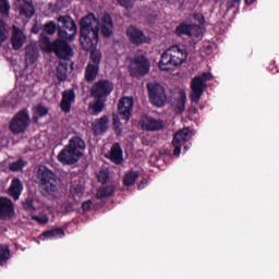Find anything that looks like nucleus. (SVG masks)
Segmentation results:
<instances>
[{
  "mask_svg": "<svg viewBox=\"0 0 279 279\" xmlns=\"http://www.w3.org/2000/svg\"><path fill=\"white\" fill-rule=\"evenodd\" d=\"M126 36L132 45H143V43H147V37H145L143 31L134 26H130L126 29Z\"/></svg>",
  "mask_w": 279,
  "mask_h": 279,
  "instance_id": "nucleus-16",
  "label": "nucleus"
},
{
  "mask_svg": "<svg viewBox=\"0 0 279 279\" xmlns=\"http://www.w3.org/2000/svg\"><path fill=\"white\" fill-rule=\"evenodd\" d=\"M99 20L89 13L81 20V45L83 49H95L99 44Z\"/></svg>",
  "mask_w": 279,
  "mask_h": 279,
  "instance_id": "nucleus-1",
  "label": "nucleus"
},
{
  "mask_svg": "<svg viewBox=\"0 0 279 279\" xmlns=\"http://www.w3.org/2000/svg\"><path fill=\"white\" fill-rule=\"evenodd\" d=\"M254 1H256V0H245V2L247 3V5H252V3H254Z\"/></svg>",
  "mask_w": 279,
  "mask_h": 279,
  "instance_id": "nucleus-51",
  "label": "nucleus"
},
{
  "mask_svg": "<svg viewBox=\"0 0 279 279\" xmlns=\"http://www.w3.org/2000/svg\"><path fill=\"white\" fill-rule=\"evenodd\" d=\"M110 125V120L108 119V116H102L99 119H96L92 126L93 131L96 135L104 134V132H108V128Z\"/></svg>",
  "mask_w": 279,
  "mask_h": 279,
  "instance_id": "nucleus-21",
  "label": "nucleus"
},
{
  "mask_svg": "<svg viewBox=\"0 0 279 279\" xmlns=\"http://www.w3.org/2000/svg\"><path fill=\"white\" fill-rule=\"evenodd\" d=\"M114 193V186L110 185L108 187H100L97 193V199H104V197H110Z\"/></svg>",
  "mask_w": 279,
  "mask_h": 279,
  "instance_id": "nucleus-33",
  "label": "nucleus"
},
{
  "mask_svg": "<svg viewBox=\"0 0 279 279\" xmlns=\"http://www.w3.org/2000/svg\"><path fill=\"white\" fill-rule=\"evenodd\" d=\"M43 236H46V239H52V236H64V230L57 228L53 230L45 231Z\"/></svg>",
  "mask_w": 279,
  "mask_h": 279,
  "instance_id": "nucleus-39",
  "label": "nucleus"
},
{
  "mask_svg": "<svg viewBox=\"0 0 279 279\" xmlns=\"http://www.w3.org/2000/svg\"><path fill=\"white\" fill-rule=\"evenodd\" d=\"M98 182L106 184L110 182V171L108 169L100 170L97 174Z\"/></svg>",
  "mask_w": 279,
  "mask_h": 279,
  "instance_id": "nucleus-38",
  "label": "nucleus"
},
{
  "mask_svg": "<svg viewBox=\"0 0 279 279\" xmlns=\"http://www.w3.org/2000/svg\"><path fill=\"white\" fill-rule=\"evenodd\" d=\"M94 102H90L88 106L89 114L97 117L100 112H104V108H106V99L104 98H95Z\"/></svg>",
  "mask_w": 279,
  "mask_h": 279,
  "instance_id": "nucleus-24",
  "label": "nucleus"
},
{
  "mask_svg": "<svg viewBox=\"0 0 279 279\" xmlns=\"http://www.w3.org/2000/svg\"><path fill=\"white\" fill-rule=\"evenodd\" d=\"M17 7L20 8V14L21 16H25L26 19H32L34 14L36 13V10L34 9V4L32 3V0H16Z\"/></svg>",
  "mask_w": 279,
  "mask_h": 279,
  "instance_id": "nucleus-19",
  "label": "nucleus"
},
{
  "mask_svg": "<svg viewBox=\"0 0 279 279\" xmlns=\"http://www.w3.org/2000/svg\"><path fill=\"white\" fill-rule=\"evenodd\" d=\"M113 126L118 136H121V120L118 114H113Z\"/></svg>",
  "mask_w": 279,
  "mask_h": 279,
  "instance_id": "nucleus-43",
  "label": "nucleus"
},
{
  "mask_svg": "<svg viewBox=\"0 0 279 279\" xmlns=\"http://www.w3.org/2000/svg\"><path fill=\"white\" fill-rule=\"evenodd\" d=\"M31 123L32 119L29 118V111H27V109H22L11 119L9 130L14 135L25 134Z\"/></svg>",
  "mask_w": 279,
  "mask_h": 279,
  "instance_id": "nucleus-6",
  "label": "nucleus"
},
{
  "mask_svg": "<svg viewBox=\"0 0 279 279\" xmlns=\"http://www.w3.org/2000/svg\"><path fill=\"white\" fill-rule=\"evenodd\" d=\"M86 143L80 137H72L69 144L59 153L58 160L62 165H75L84 156Z\"/></svg>",
  "mask_w": 279,
  "mask_h": 279,
  "instance_id": "nucleus-3",
  "label": "nucleus"
},
{
  "mask_svg": "<svg viewBox=\"0 0 279 279\" xmlns=\"http://www.w3.org/2000/svg\"><path fill=\"white\" fill-rule=\"evenodd\" d=\"M107 158H110L114 165H121L123 162V149H121V145L118 143L113 144Z\"/></svg>",
  "mask_w": 279,
  "mask_h": 279,
  "instance_id": "nucleus-23",
  "label": "nucleus"
},
{
  "mask_svg": "<svg viewBox=\"0 0 279 279\" xmlns=\"http://www.w3.org/2000/svg\"><path fill=\"white\" fill-rule=\"evenodd\" d=\"M186 50L180 49V46H171L162 54L159 61L161 71H171L175 66H180L187 58Z\"/></svg>",
  "mask_w": 279,
  "mask_h": 279,
  "instance_id": "nucleus-4",
  "label": "nucleus"
},
{
  "mask_svg": "<svg viewBox=\"0 0 279 279\" xmlns=\"http://www.w3.org/2000/svg\"><path fill=\"white\" fill-rule=\"evenodd\" d=\"M32 32L34 34H38L40 32V28L38 27V25H35L33 28H32Z\"/></svg>",
  "mask_w": 279,
  "mask_h": 279,
  "instance_id": "nucleus-50",
  "label": "nucleus"
},
{
  "mask_svg": "<svg viewBox=\"0 0 279 279\" xmlns=\"http://www.w3.org/2000/svg\"><path fill=\"white\" fill-rule=\"evenodd\" d=\"M37 178L39 180L41 195L48 199H56L60 193V189L58 187V177H56L53 171L41 166L37 170Z\"/></svg>",
  "mask_w": 279,
  "mask_h": 279,
  "instance_id": "nucleus-2",
  "label": "nucleus"
},
{
  "mask_svg": "<svg viewBox=\"0 0 279 279\" xmlns=\"http://www.w3.org/2000/svg\"><path fill=\"white\" fill-rule=\"evenodd\" d=\"M190 32H191V25H186V24H181L177 27L175 29V34L178 36H190Z\"/></svg>",
  "mask_w": 279,
  "mask_h": 279,
  "instance_id": "nucleus-40",
  "label": "nucleus"
},
{
  "mask_svg": "<svg viewBox=\"0 0 279 279\" xmlns=\"http://www.w3.org/2000/svg\"><path fill=\"white\" fill-rule=\"evenodd\" d=\"M24 208L32 213L34 210V201L32 198H27L24 203Z\"/></svg>",
  "mask_w": 279,
  "mask_h": 279,
  "instance_id": "nucleus-45",
  "label": "nucleus"
},
{
  "mask_svg": "<svg viewBox=\"0 0 279 279\" xmlns=\"http://www.w3.org/2000/svg\"><path fill=\"white\" fill-rule=\"evenodd\" d=\"M64 213H73V205L71 203H68L63 205Z\"/></svg>",
  "mask_w": 279,
  "mask_h": 279,
  "instance_id": "nucleus-47",
  "label": "nucleus"
},
{
  "mask_svg": "<svg viewBox=\"0 0 279 279\" xmlns=\"http://www.w3.org/2000/svg\"><path fill=\"white\" fill-rule=\"evenodd\" d=\"M140 123L143 130H146L147 132H158V130L165 128V121L149 117H144Z\"/></svg>",
  "mask_w": 279,
  "mask_h": 279,
  "instance_id": "nucleus-14",
  "label": "nucleus"
},
{
  "mask_svg": "<svg viewBox=\"0 0 279 279\" xmlns=\"http://www.w3.org/2000/svg\"><path fill=\"white\" fill-rule=\"evenodd\" d=\"M100 29L101 34L106 38H110V36H112V29H114V24L112 23V17L109 14H105L101 17Z\"/></svg>",
  "mask_w": 279,
  "mask_h": 279,
  "instance_id": "nucleus-22",
  "label": "nucleus"
},
{
  "mask_svg": "<svg viewBox=\"0 0 279 279\" xmlns=\"http://www.w3.org/2000/svg\"><path fill=\"white\" fill-rule=\"evenodd\" d=\"M10 260V248L0 244V265H4Z\"/></svg>",
  "mask_w": 279,
  "mask_h": 279,
  "instance_id": "nucleus-35",
  "label": "nucleus"
},
{
  "mask_svg": "<svg viewBox=\"0 0 279 279\" xmlns=\"http://www.w3.org/2000/svg\"><path fill=\"white\" fill-rule=\"evenodd\" d=\"M210 80H213V74L210 73H203L192 80L190 93L191 101L194 104H199V99H202L204 90H206V83Z\"/></svg>",
  "mask_w": 279,
  "mask_h": 279,
  "instance_id": "nucleus-7",
  "label": "nucleus"
},
{
  "mask_svg": "<svg viewBox=\"0 0 279 279\" xmlns=\"http://www.w3.org/2000/svg\"><path fill=\"white\" fill-rule=\"evenodd\" d=\"M136 180H138V172L130 171L125 173L123 182L125 186H133Z\"/></svg>",
  "mask_w": 279,
  "mask_h": 279,
  "instance_id": "nucleus-32",
  "label": "nucleus"
},
{
  "mask_svg": "<svg viewBox=\"0 0 279 279\" xmlns=\"http://www.w3.org/2000/svg\"><path fill=\"white\" fill-rule=\"evenodd\" d=\"M132 108H134V100L130 97L120 99L118 105L119 114L124 121H129L132 117Z\"/></svg>",
  "mask_w": 279,
  "mask_h": 279,
  "instance_id": "nucleus-13",
  "label": "nucleus"
},
{
  "mask_svg": "<svg viewBox=\"0 0 279 279\" xmlns=\"http://www.w3.org/2000/svg\"><path fill=\"white\" fill-rule=\"evenodd\" d=\"M33 219L38 221V223H49V218H47V216H33Z\"/></svg>",
  "mask_w": 279,
  "mask_h": 279,
  "instance_id": "nucleus-46",
  "label": "nucleus"
},
{
  "mask_svg": "<svg viewBox=\"0 0 279 279\" xmlns=\"http://www.w3.org/2000/svg\"><path fill=\"white\" fill-rule=\"evenodd\" d=\"M26 40H27V36H25L23 31H21L16 26H13L12 38H11L13 49H15V51L21 49V47L25 45Z\"/></svg>",
  "mask_w": 279,
  "mask_h": 279,
  "instance_id": "nucleus-17",
  "label": "nucleus"
},
{
  "mask_svg": "<svg viewBox=\"0 0 279 279\" xmlns=\"http://www.w3.org/2000/svg\"><path fill=\"white\" fill-rule=\"evenodd\" d=\"M52 52L61 60H69L73 56V49L65 39H56L53 41Z\"/></svg>",
  "mask_w": 279,
  "mask_h": 279,
  "instance_id": "nucleus-12",
  "label": "nucleus"
},
{
  "mask_svg": "<svg viewBox=\"0 0 279 279\" xmlns=\"http://www.w3.org/2000/svg\"><path fill=\"white\" fill-rule=\"evenodd\" d=\"M172 108L175 110L177 114H182L186 108V92L179 90L177 97L172 101Z\"/></svg>",
  "mask_w": 279,
  "mask_h": 279,
  "instance_id": "nucleus-20",
  "label": "nucleus"
},
{
  "mask_svg": "<svg viewBox=\"0 0 279 279\" xmlns=\"http://www.w3.org/2000/svg\"><path fill=\"white\" fill-rule=\"evenodd\" d=\"M0 169H3V163H0Z\"/></svg>",
  "mask_w": 279,
  "mask_h": 279,
  "instance_id": "nucleus-54",
  "label": "nucleus"
},
{
  "mask_svg": "<svg viewBox=\"0 0 279 279\" xmlns=\"http://www.w3.org/2000/svg\"><path fill=\"white\" fill-rule=\"evenodd\" d=\"M146 183H147V181H142V182L140 183V185H138V189H143V185L146 184Z\"/></svg>",
  "mask_w": 279,
  "mask_h": 279,
  "instance_id": "nucleus-52",
  "label": "nucleus"
},
{
  "mask_svg": "<svg viewBox=\"0 0 279 279\" xmlns=\"http://www.w3.org/2000/svg\"><path fill=\"white\" fill-rule=\"evenodd\" d=\"M85 51H90L89 62L88 64H93V66H98L101 64V50L92 48V49H85Z\"/></svg>",
  "mask_w": 279,
  "mask_h": 279,
  "instance_id": "nucleus-28",
  "label": "nucleus"
},
{
  "mask_svg": "<svg viewBox=\"0 0 279 279\" xmlns=\"http://www.w3.org/2000/svg\"><path fill=\"white\" fill-rule=\"evenodd\" d=\"M23 167H25V162L23 161V159H20L17 161H14L12 163H10L9 169L10 171H23Z\"/></svg>",
  "mask_w": 279,
  "mask_h": 279,
  "instance_id": "nucleus-42",
  "label": "nucleus"
},
{
  "mask_svg": "<svg viewBox=\"0 0 279 279\" xmlns=\"http://www.w3.org/2000/svg\"><path fill=\"white\" fill-rule=\"evenodd\" d=\"M204 31L199 25L192 24L190 25V37L191 38H199V36H203Z\"/></svg>",
  "mask_w": 279,
  "mask_h": 279,
  "instance_id": "nucleus-36",
  "label": "nucleus"
},
{
  "mask_svg": "<svg viewBox=\"0 0 279 279\" xmlns=\"http://www.w3.org/2000/svg\"><path fill=\"white\" fill-rule=\"evenodd\" d=\"M0 13L4 19L10 16V2L8 0H0Z\"/></svg>",
  "mask_w": 279,
  "mask_h": 279,
  "instance_id": "nucleus-37",
  "label": "nucleus"
},
{
  "mask_svg": "<svg viewBox=\"0 0 279 279\" xmlns=\"http://www.w3.org/2000/svg\"><path fill=\"white\" fill-rule=\"evenodd\" d=\"M38 60V48L36 45L31 44L26 46L25 61L28 64H34Z\"/></svg>",
  "mask_w": 279,
  "mask_h": 279,
  "instance_id": "nucleus-26",
  "label": "nucleus"
},
{
  "mask_svg": "<svg viewBox=\"0 0 279 279\" xmlns=\"http://www.w3.org/2000/svg\"><path fill=\"white\" fill-rule=\"evenodd\" d=\"M58 25V36L61 40H69L70 43L75 40L77 35V25L75 21L69 15H60L57 19Z\"/></svg>",
  "mask_w": 279,
  "mask_h": 279,
  "instance_id": "nucleus-5",
  "label": "nucleus"
},
{
  "mask_svg": "<svg viewBox=\"0 0 279 279\" xmlns=\"http://www.w3.org/2000/svg\"><path fill=\"white\" fill-rule=\"evenodd\" d=\"M10 38V27L3 21L0 20V47Z\"/></svg>",
  "mask_w": 279,
  "mask_h": 279,
  "instance_id": "nucleus-31",
  "label": "nucleus"
},
{
  "mask_svg": "<svg viewBox=\"0 0 279 279\" xmlns=\"http://www.w3.org/2000/svg\"><path fill=\"white\" fill-rule=\"evenodd\" d=\"M48 112L49 110L43 105L36 107V114H38V117H47Z\"/></svg>",
  "mask_w": 279,
  "mask_h": 279,
  "instance_id": "nucleus-44",
  "label": "nucleus"
},
{
  "mask_svg": "<svg viewBox=\"0 0 279 279\" xmlns=\"http://www.w3.org/2000/svg\"><path fill=\"white\" fill-rule=\"evenodd\" d=\"M21 193H23V183L20 179H13L9 187V195L13 197V199H19Z\"/></svg>",
  "mask_w": 279,
  "mask_h": 279,
  "instance_id": "nucleus-25",
  "label": "nucleus"
},
{
  "mask_svg": "<svg viewBox=\"0 0 279 279\" xmlns=\"http://www.w3.org/2000/svg\"><path fill=\"white\" fill-rule=\"evenodd\" d=\"M114 90V84L110 80H99L90 87V97L94 99H108L109 95Z\"/></svg>",
  "mask_w": 279,
  "mask_h": 279,
  "instance_id": "nucleus-8",
  "label": "nucleus"
},
{
  "mask_svg": "<svg viewBox=\"0 0 279 279\" xmlns=\"http://www.w3.org/2000/svg\"><path fill=\"white\" fill-rule=\"evenodd\" d=\"M69 75V65L64 62H59L57 66V78L59 82H64Z\"/></svg>",
  "mask_w": 279,
  "mask_h": 279,
  "instance_id": "nucleus-30",
  "label": "nucleus"
},
{
  "mask_svg": "<svg viewBox=\"0 0 279 279\" xmlns=\"http://www.w3.org/2000/svg\"><path fill=\"white\" fill-rule=\"evenodd\" d=\"M150 104L157 108H162L167 104V94L165 93V87L158 83L147 84Z\"/></svg>",
  "mask_w": 279,
  "mask_h": 279,
  "instance_id": "nucleus-10",
  "label": "nucleus"
},
{
  "mask_svg": "<svg viewBox=\"0 0 279 279\" xmlns=\"http://www.w3.org/2000/svg\"><path fill=\"white\" fill-rule=\"evenodd\" d=\"M75 101V90L65 89L62 93V100L60 102V108L63 112H71V104Z\"/></svg>",
  "mask_w": 279,
  "mask_h": 279,
  "instance_id": "nucleus-18",
  "label": "nucleus"
},
{
  "mask_svg": "<svg viewBox=\"0 0 279 279\" xmlns=\"http://www.w3.org/2000/svg\"><path fill=\"white\" fill-rule=\"evenodd\" d=\"M44 29H45L46 34L53 36V34H56V31L58 29V25L56 24V22L50 21L45 24Z\"/></svg>",
  "mask_w": 279,
  "mask_h": 279,
  "instance_id": "nucleus-41",
  "label": "nucleus"
},
{
  "mask_svg": "<svg viewBox=\"0 0 279 279\" xmlns=\"http://www.w3.org/2000/svg\"><path fill=\"white\" fill-rule=\"evenodd\" d=\"M70 193L75 202H77V199L84 195V187H82V185L73 184L70 187Z\"/></svg>",
  "mask_w": 279,
  "mask_h": 279,
  "instance_id": "nucleus-34",
  "label": "nucleus"
},
{
  "mask_svg": "<svg viewBox=\"0 0 279 279\" xmlns=\"http://www.w3.org/2000/svg\"><path fill=\"white\" fill-rule=\"evenodd\" d=\"M14 215V204L8 197H0V219H12Z\"/></svg>",
  "mask_w": 279,
  "mask_h": 279,
  "instance_id": "nucleus-15",
  "label": "nucleus"
},
{
  "mask_svg": "<svg viewBox=\"0 0 279 279\" xmlns=\"http://www.w3.org/2000/svg\"><path fill=\"white\" fill-rule=\"evenodd\" d=\"M129 71L133 77H141L149 73V60L146 56L137 54L131 60Z\"/></svg>",
  "mask_w": 279,
  "mask_h": 279,
  "instance_id": "nucleus-9",
  "label": "nucleus"
},
{
  "mask_svg": "<svg viewBox=\"0 0 279 279\" xmlns=\"http://www.w3.org/2000/svg\"><path fill=\"white\" fill-rule=\"evenodd\" d=\"M239 1H241V0H233L234 3H239Z\"/></svg>",
  "mask_w": 279,
  "mask_h": 279,
  "instance_id": "nucleus-53",
  "label": "nucleus"
},
{
  "mask_svg": "<svg viewBox=\"0 0 279 279\" xmlns=\"http://www.w3.org/2000/svg\"><path fill=\"white\" fill-rule=\"evenodd\" d=\"M39 47L43 51H46L47 53L53 52V41L51 43V39L45 36V34L40 35Z\"/></svg>",
  "mask_w": 279,
  "mask_h": 279,
  "instance_id": "nucleus-29",
  "label": "nucleus"
},
{
  "mask_svg": "<svg viewBox=\"0 0 279 279\" xmlns=\"http://www.w3.org/2000/svg\"><path fill=\"white\" fill-rule=\"evenodd\" d=\"M97 75H99V66L87 64L85 69V82H95V80H97Z\"/></svg>",
  "mask_w": 279,
  "mask_h": 279,
  "instance_id": "nucleus-27",
  "label": "nucleus"
},
{
  "mask_svg": "<svg viewBox=\"0 0 279 279\" xmlns=\"http://www.w3.org/2000/svg\"><path fill=\"white\" fill-rule=\"evenodd\" d=\"M193 138V131L190 128H184L179 130L172 140V146L174 147L173 156H180V151H182V146L184 143H189V141Z\"/></svg>",
  "mask_w": 279,
  "mask_h": 279,
  "instance_id": "nucleus-11",
  "label": "nucleus"
},
{
  "mask_svg": "<svg viewBox=\"0 0 279 279\" xmlns=\"http://www.w3.org/2000/svg\"><path fill=\"white\" fill-rule=\"evenodd\" d=\"M92 202L90 201H87V202H84L83 204H82V208H83V210H90V206H92Z\"/></svg>",
  "mask_w": 279,
  "mask_h": 279,
  "instance_id": "nucleus-48",
  "label": "nucleus"
},
{
  "mask_svg": "<svg viewBox=\"0 0 279 279\" xmlns=\"http://www.w3.org/2000/svg\"><path fill=\"white\" fill-rule=\"evenodd\" d=\"M118 3L123 8H130V0H118Z\"/></svg>",
  "mask_w": 279,
  "mask_h": 279,
  "instance_id": "nucleus-49",
  "label": "nucleus"
}]
</instances>
